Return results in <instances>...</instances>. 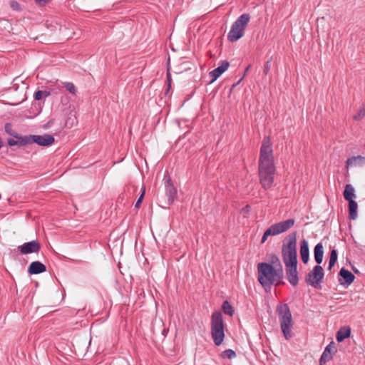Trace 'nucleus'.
Returning <instances> with one entry per match:
<instances>
[{
  "mask_svg": "<svg viewBox=\"0 0 365 365\" xmlns=\"http://www.w3.org/2000/svg\"><path fill=\"white\" fill-rule=\"evenodd\" d=\"M300 256L302 262L306 264L309 259V250L308 242L304 239L300 242Z\"/></svg>",
  "mask_w": 365,
  "mask_h": 365,
  "instance_id": "aec40b11",
  "label": "nucleus"
},
{
  "mask_svg": "<svg viewBox=\"0 0 365 365\" xmlns=\"http://www.w3.org/2000/svg\"><path fill=\"white\" fill-rule=\"evenodd\" d=\"M337 261V252L336 250H332L330 253L328 269L331 270Z\"/></svg>",
  "mask_w": 365,
  "mask_h": 365,
  "instance_id": "b1692460",
  "label": "nucleus"
},
{
  "mask_svg": "<svg viewBox=\"0 0 365 365\" xmlns=\"http://www.w3.org/2000/svg\"><path fill=\"white\" fill-rule=\"evenodd\" d=\"M294 224V220L293 219H288L282 222H279L278 223L272 225V227H274L275 230V233L277 235H279L280 233L284 232L287 230H288L289 228H291Z\"/></svg>",
  "mask_w": 365,
  "mask_h": 365,
  "instance_id": "ddd939ff",
  "label": "nucleus"
},
{
  "mask_svg": "<svg viewBox=\"0 0 365 365\" xmlns=\"http://www.w3.org/2000/svg\"><path fill=\"white\" fill-rule=\"evenodd\" d=\"M364 147L365 148V143L364 144Z\"/></svg>",
  "mask_w": 365,
  "mask_h": 365,
  "instance_id": "e433bc0d",
  "label": "nucleus"
},
{
  "mask_svg": "<svg viewBox=\"0 0 365 365\" xmlns=\"http://www.w3.org/2000/svg\"><path fill=\"white\" fill-rule=\"evenodd\" d=\"M365 116V105L359 108L357 113L354 115L353 118L356 120H360Z\"/></svg>",
  "mask_w": 365,
  "mask_h": 365,
  "instance_id": "cd10ccee",
  "label": "nucleus"
},
{
  "mask_svg": "<svg viewBox=\"0 0 365 365\" xmlns=\"http://www.w3.org/2000/svg\"><path fill=\"white\" fill-rule=\"evenodd\" d=\"M270 70V61H268L265 63L263 68V72L265 75L268 74L269 71Z\"/></svg>",
  "mask_w": 365,
  "mask_h": 365,
  "instance_id": "72a5a7b5",
  "label": "nucleus"
},
{
  "mask_svg": "<svg viewBox=\"0 0 365 365\" xmlns=\"http://www.w3.org/2000/svg\"><path fill=\"white\" fill-rule=\"evenodd\" d=\"M229 66V62L224 61L222 62V64L220 66L210 71L209 73L211 78L210 83L215 81L225 71L227 70Z\"/></svg>",
  "mask_w": 365,
  "mask_h": 365,
  "instance_id": "4468645a",
  "label": "nucleus"
},
{
  "mask_svg": "<svg viewBox=\"0 0 365 365\" xmlns=\"http://www.w3.org/2000/svg\"><path fill=\"white\" fill-rule=\"evenodd\" d=\"M51 0H35L36 3L42 6H45L46 4H48Z\"/></svg>",
  "mask_w": 365,
  "mask_h": 365,
  "instance_id": "f704fd0d",
  "label": "nucleus"
},
{
  "mask_svg": "<svg viewBox=\"0 0 365 365\" xmlns=\"http://www.w3.org/2000/svg\"><path fill=\"white\" fill-rule=\"evenodd\" d=\"M297 265H291L286 267V274L287 277V279L289 283L296 286L298 283V273L297 270Z\"/></svg>",
  "mask_w": 365,
  "mask_h": 365,
  "instance_id": "2eb2a0df",
  "label": "nucleus"
},
{
  "mask_svg": "<svg viewBox=\"0 0 365 365\" xmlns=\"http://www.w3.org/2000/svg\"><path fill=\"white\" fill-rule=\"evenodd\" d=\"M28 138H29V144L35 143L41 146L51 145L55 141L54 138L48 134H45L43 135H28Z\"/></svg>",
  "mask_w": 365,
  "mask_h": 365,
  "instance_id": "6e6552de",
  "label": "nucleus"
},
{
  "mask_svg": "<svg viewBox=\"0 0 365 365\" xmlns=\"http://www.w3.org/2000/svg\"><path fill=\"white\" fill-rule=\"evenodd\" d=\"M46 266L39 261L32 262L28 269V272L31 274H38L46 272Z\"/></svg>",
  "mask_w": 365,
  "mask_h": 365,
  "instance_id": "a211bd4d",
  "label": "nucleus"
},
{
  "mask_svg": "<svg viewBox=\"0 0 365 365\" xmlns=\"http://www.w3.org/2000/svg\"><path fill=\"white\" fill-rule=\"evenodd\" d=\"M335 351L336 346L334 343L332 341L329 345H327L324 349L319 359L320 365H323L326 364L327 361L331 360Z\"/></svg>",
  "mask_w": 365,
  "mask_h": 365,
  "instance_id": "9b49d317",
  "label": "nucleus"
},
{
  "mask_svg": "<svg viewBox=\"0 0 365 365\" xmlns=\"http://www.w3.org/2000/svg\"><path fill=\"white\" fill-rule=\"evenodd\" d=\"M365 165V157L361 155L353 156L347 159L346 162V168L351 166L362 167Z\"/></svg>",
  "mask_w": 365,
  "mask_h": 365,
  "instance_id": "f3484780",
  "label": "nucleus"
},
{
  "mask_svg": "<svg viewBox=\"0 0 365 365\" xmlns=\"http://www.w3.org/2000/svg\"><path fill=\"white\" fill-rule=\"evenodd\" d=\"M343 195L344 198L349 202V205H357L356 202L354 200V198L355 197L354 188L351 185L348 184L345 186Z\"/></svg>",
  "mask_w": 365,
  "mask_h": 365,
  "instance_id": "dca6fc26",
  "label": "nucleus"
},
{
  "mask_svg": "<svg viewBox=\"0 0 365 365\" xmlns=\"http://www.w3.org/2000/svg\"><path fill=\"white\" fill-rule=\"evenodd\" d=\"M222 309L225 314H227L230 317H232L234 314V309H233L232 305L227 300L223 302L222 305Z\"/></svg>",
  "mask_w": 365,
  "mask_h": 365,
  "instance_id": "5701e85b",
  "label": "nucleus"
},
{
  "mask_svg": "<svg viewBox=\"0 0 365 365\" xmlns=\"http://www.w3.org/2000/svg\"><path fill=\"white\" fill-rule=\"evenodd\" d=\"M257 269L258 280L263 287L278 285L282 283L284 273L280 263L278 267L274 268L269 263L261 262L258 264Z\"/></svg>",
  "mask_w": 365,
  "mask_h": 365,
  "instance_id": "f03ea898",
  "label": "nucleus"
},
{
  "mask_svg": "<svg viewBox=\"0 0 365 365\" xmlns=\"http://www.w3.org/2000/svg\"><path fill=\"white\" fill-rule=\"evenodd\" d=\"M165 194L166 196L168 197V203L173 204L174 202L175 197H177L178 192L177 189L172 183L170 177H168V178L165 180Z\"/></svg>",
  "mask_w": 365,
  "mask_h": 365,
  "instance_id": "9d476101",
  "label": "nucleus"
},
{
  "mask_svg": "<svg viewBox=\"0 0 365 365\" xmlns=\"http://www.w3.org/2000/svg\"><path fill=\"white\" fill-rule=\"evenodd\" d=\"M18 250L21 255L38 253L41 250V245L38 241L32 240L19 246Z\"/></svg>",
  "mask_w": 365,
  "mask_h": 365,
  "instance_id": "1a4fd4ad",
  "label": "nucleus"
},
{
  "mask_svg": "<svg viewBox=\"0 0 365 365\" xmlns=\"http://www.w3.org/2000/svg\"><path fill=\"white\" fill-rule=\"evenodd\" d=\"M340 278L339 282L341 285H350L354 280L355 276L348 269L344 267L341 268L339 271Z\"/></svg>",
  "mask_w": 365,
  "mask_h": 365,
  "instance_id": "f8f14e48",
  "label": "nucleus"
},
{
  "mask_svg": "<svg viewBox=\"0 0 365 365\" xmlns=\"http://www.w3.org/2000/svg\"><path fill=\"white\" fill-rule=\"evenodd\" d=\"M350 334V328L349 327H344L337 331L336 338L338 342H341L345 339L349 337Z\"/></svg>",
  "mask_w": 365,
  "mask_h": 365,
  "instance_id": "4be33fe9",
  "label": "nucleus"
},
{
  "mask_svg": "<svg viewBox=\"0 0 365 365\" xmlns=\"http://www.w3.org/2000/svg\"><path fill=\"white\" fill-rule=\"evenodd\" d=\"M282 256L285 267L297 265V234L292 233L287 237V242L282 249Z\"/></svg>",
  "mask_w": 365,
  "mask_h": 365,
  "instance_id": "20e7f679",
  "label": "nucleus"
},
{
  "mask_svg": "<svg viewBox=\"0 0 365 365\" xmlns=\"http://www.w3.org/2000/svg\"><path fill=\"white\" fill-rule=\"evenodd\" d=\"M221 356L224 359L226 358V359H232L236 356V353L232 349H226L224 351H222L221 354Z\"/></svg>",
  "mask_w": 365,
  "mask_h": 365,
  "instance_id": "a878e982",
  "label": "nucleus"
},
{
  "mask_svg": "<svg viewBox=\"0 0 365 365\" xmlns=\"http://www.w3.org/2000/svg\"><path fill=\"white\" fill-rule=\"evenodd\" d=\"M64 87L72 94H76V89L73 83L71 82H64L63 83Z\"/></svg>",
  "mask_w": 365,
  "mask_h": 365,
  "instance_id": "c85d7f7f",
  "label": "nucleus"
},
{
  "mask_svg": "<svg viewBox=\"0 0 365 365\" xmlns=\"http://www.w3.org/2000/svg\"><path fill=\"white\" fill-rule=\"evenodd\" d=\"M349 218L351 220H356L357 218L358 207H349Z\"/></svg>",
  "mask_w": 365,
  "mask_h": 365,
  "instance_id": "c756f323",
  "label": "nucleus"
},
{
  "mask_svg": "<svg viewBox=\"0 0 365 365\" xmlns=\"http://www.w3.org/2000/svg\"><path fill=\"white\" fill-rule=\"evenodd\" d=\"M276 312L283 336L287 340H289L293 336V320L290 309L287 304H281L277 306Z\"/></svg>",
  "mask_w": 365,
  "mask_h": 365,
  "instance_id": "7ed1b4c3",
  "label": "nucleus"
},
{
  "mask_svg": "<svg viewBox=\"0 0 365 365\" xmlns=\"http://www.w3.org/2000/svg\"><path fill=\"white\" fill-rule=\"evenodd\" d=\"M50 95V92L46 91H38L34 93V99L36 101L41 100L43 96L48 97Z\"/></svg>",
  "mask_w": 365,
  "mask_h": 365,
  "instance_id": "bb28decb",
  "label": "nucleus"
},
{
  "mask_svg": "<svg viewBox=\"0 0 365 365\" xmlns=\"http://www.w3.org/2000/svg\"><path fill=\"white\" fill-rule=\"evenodd\" d=\"M211 336L215 345L220 346L225 338V324L222 314L215 311L211 316Z\"/></svg>",
  "mask_w": 365,
  "mask_h": 365,
  "instance_id": "39448f33",
  "label": "nucleus"
},
{
  "mask_svg": "<svg viewBox=\"0 0 365 365\" xmlns=\"http://www.w3.org/2000/svg\"><path fill=\"white\" fill-rule=\"evenodd\" d=\"M275 172L272 143L269 136H265L262 142L258 161L259 180L262 187L268 189L272 187Z\"/></svg>",
  "mask_w": 365,
  "mask_h": 365,
  "instance_id": "f257e3e1",
  "label": "nucleus"
},
{
  "mask_svg": "<svg viewBox=\"0 0 365 365\" xmlns=\"http://www.w3.org/2000/svg\"><path fill=\"white\" fill-rule=\"evenodd\" d=\"M324 249L321 242L316 245L314 249V256L316 262L319 265L323 260Z\"/></svg>",
  "mask_w": 365,
  "mask_h": 365,
  "instance_id": "412c9836",
  "label": "nucleus"
},
{
  "mask_svg": "<svg viewBox=\"0 0 365 365\" xmlns=\"http://www.w3.org/2000/svg\"><path fill=\"white\" fill-rule=\"evenodd\" d=\"M324 269L322 266L317 264L314 267L306 276V282L308 284L317 288L324 278Z\"/></svg>",
  "mask_w": 365,
  "mask_h": 365,
  "instance_id": "0eeeda50",
  "label": "nucleus"
},
{
  "mask_svg": "<svg viewBox=\"0 0 365 365\" xmlns=\"http://www.w3.org/2000/svg\"><path fill=\"white\" fill-rule=\"evenodd\" d=\"M145 192V187H143L142 190L141 195H140L139 198L138 199L137 202H135V205H140V204L142 202L143 198L144 197Z\"/></svg>",
  "mask_w": 365,
  "mask_h": 365,
  "instance_id": "473e14b6",
  "label": "nucleus"
},
{
  "mask_svg": "<svg viewBox=\"0 0 365 365\" xmlns=\"http://www.w3.org/2000/svg\"><path fill=\"white\" fill-rule=\"evenodd\" d=\"M11 8L14 11H19L21 10L20 4L16 1H11L10 3Z\"/></svg>",
  "mask_w": 365,
  "mask_h": 365,
  "instance_id": "2f4dec72",
  "label": "nucleus"
},
{
  "mask_svg": "<svg viewBox=\"0 0 365 365\" xmlns=\"http://www.w3.org/2000/svg\"><path fill=\"white\" fill-rule=\"evenodd\" d=\"M250 21L248 14H242L232 24L228 34L227 38L231 42H235L244 36L245 27Z\"/></svg>",
  "mask_w": 365,
  "mask_h": 365,
  "instance_id": "423d86ee",
  "label": "nucleus"
},
{
  "mask_svg": "<svg viewBox=\"0 0 365 365\" xmlns=\"http://www.w3.org/2000/svg\"><path fill=\"white\" fill-rule=\"evenodd\" d=\"M16 140L9 138L7 140V143L9 145L14 146V145H26L27 144H29V138L28 136H21L19 134H15L14 136Z\"/></svg>",
  "mask_w": 365,
  "mask_h": 365,
  "instance_id": "6ab92c4d",
  "label": "nucleus"
},
{
  "mask_svg": "<svg viewBox=\"0 0 365 365\" xmlns=\"http://www.w3.org/2000/svg\"><path fill=\"white\" fill-rule=\"evenodd\" d=\"M5 132L8 134H9L11 136H14L15 134H17L16 133L14 132L12 129V125L11 123H6L4 126Z\"/></svg>",
  "mask_w": 365,
  "mask_h": 365,
  "instance_id": "7c9ffc66",
  "label": "nucleus"
},
{
  "mask_svg": "<svg viewBox=\"0 0 365 365\" xmlns=\"http://www.w3.org/2000/svg\"><path fill=\"white\" fill-rule=\"evenodd\" d=\"M167 76H168V83H169L168 86L170 87V81H171V79H170V74L169 71L167 73Z\"/></svg>",
  "mask_w": 365,
  "mask_h": 365,
  "instance_id": "c9c22d12",
  "label": "nucleus"
},
{
  "mask_svg": "<svg viewBox=\"0 0 365 365\" xmlns=\"http://www.w3.org/2000/svg\"><path fill=\"white\" fill-rule=\"evenodd\" d=\"M271 235H277V234L275 233V230L274 229V227L272 226H270L264 233L262 237V240H261V243H264L265 242V241L267 240V237L269 236H271Z\"/></svg>",
  "mask_w": 365,
  "mask_h": 365,
  "instance_id": "393cba45",
  "label": "nucleus"
}]
</instances>
